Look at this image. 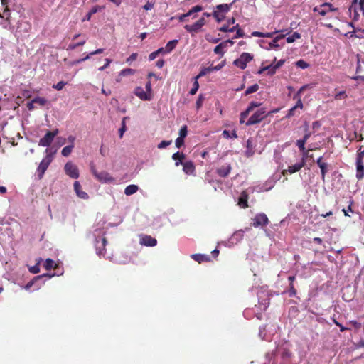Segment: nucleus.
Returning a JSON list of instances; mask_svg holds the SVG:
<instances>
[{"label":"nucleus","mask_w":364,"mask_h":364,"mask_svg":"<svg viewBox=\"0 0 364 364\" xmlns=\"http://www.w3.org/2000/svg\"><path fill=\"white\" fill-rule=\"evenodd\" d=\"M261 102L252 101L251 102L247 109L240 113V123H245L246 126H252L260 123L262 120L267 118L268 113L264 107H262L255 112L245 122V119L248 117L250 113L254 110L255 108L260 107Z\"/></svg>","instance_id":"obj_1"},{"label":"nucleus","mask_w":364,"mask_h":364,"mask_svg":"<svg viewBox=\"0 0 364 364\" xmlns=\"http://www.w3.org/2000/svg\"><path fill=\"white\" fill-rule=\"evenodd\" d=\"M234 2L235 1L230 4H221L215 6V10L212 13V16L217 22L220 23L225 20L226 14L230 11Z\"/></svg>","instance_id":"obj_2"},{"label":"nucleus","mask_w":364,"mask_h":364,"mask_svg":"<svg viewBox=\"0 0 364 364\" xmlns=\"http://www.w3.org/2000/svg\"><path fill=\"white\" fill-rule=\"evenodd\" d=\"M53 159V155L51 154H47L45 158L41 161L38 167L37 168V174L38 178L41 180L43 178L45 172L47 168L50 166V163Z\"/></svg>","instance_id":"obj_3"},{"label":"nucleus","mask_w":364,"mask_h":364,"mask_svg":"<svg viewBox=\"0 0 364 364\" xmlns=\"http://www.w3.org/2000/svg\"><path fill=\"white\" fill-rule=\"evenodd\" d=\"M253 59V55L248 53H242L240 58L235 60L233 64L240 68L242 70H244L247 67V64L250 62Z\"/></svg>","instance_id":"obj_4"},{"label":"nucleus","mask_w":364,"mask_h":364,"mask_svg":"<svg viewBox=\"0 0 364 364\" xmlns=\"http://www.w3.org/2000/svg\"><path fill=\"white\" fill-rule=\"evenodd\" d=\"M58 133V129H55L52 132L48 131L46 135L39 140L38 145L45 147L49 146Z\"/></svg>","instance_id":"obj_5"},{"label":"nucleus","mask_w":364,"mask_h":364,"mask_svg":"<svg viewBox=\"0 0 364 364\" xmlns=\"http://www.w3.org/2000/svg\"><path fill=\"white\" fill-rule=\"evenodd\" d=\"M64 170L69 177L77 179L79 178V170L76 165L73 164L71 161H68L64 166Z\"/></svg>","instance_id":"obj_6"},{"label":"nucleus","mask_w":364,"mask_h":364,"mask_svg":"<svg viewBox=\"0 0 364 364\" xmlns=\"http://www.w3.org/2000/svg\"><path fill=\"white\" fill-rule=\"evenodd\" d=\"M92 173L95 178L102 183H112L114 182V179L110 174L105 171L97 172L94 168H92Z\"/></svg>","instance_id":"obj_7"},{"label":"nucleus","mask_w":364,"mask_h":364,"mask_svg":"<svg viewBox=\"0 0 364 364\" xmlns=\"http://www.w3.org/2000/svg\"><path fill=\"white\" fill-rule=\"evenodd\" d=\"M269 223V219L266 214L264 213H259L257 214L253 218V222L252 225L255 228H257L259 226H265Z\"/></svg>","instance_id":"obj_8"},{"label":"nucleus","mask_w":364,"mask_h":364,"mask_svg":"<svg viewBox=\"0 0 364 364\" xmlns=\"http://www.w3.org/2000/svg\"><path fill=\"white\" fill-rule=\"evenodd\" d=\"M205 18L202 17L192 25H186L184 28L188 32H197L205 25Z\"/></svg>","instance_id":"obj_9"},{"label":"nucleus","mask_w":364,"mask_h":364,"mask_svg":"<svg viewBox=\"0 0 364 364\" xmlns=\"http://www.w3.org/2000/svg\"><path fill=\"white\" fill-rule=\"evenodd\" d=\"M305 166L304 160H301L300 162L295 164L294 165L289 166L287 169L283 170L282 174L285 176L287 173L293 174L296 172L299 171Z\"/></svg>","instance_id":"obj_10"},{"label":"nucleus","mask_w":364,"mask_h":364,"mask_svg":"<svg viewBox=\"0 0 364 364\" xmlns=\"http://www.w3.org/2000/svg\"><path fill=\"white\" fill-rule=\"evenodd\" d=\"M134 93L136 96H137L141 100H151L153 97V95L148 93L146 91H144L143 87L138 86L135 88Z\"/></svg>","instance_id":"obj_11"},{"label":"nucleus","mask_w":364,"mask_h":364,"mask_svg":"<svg viewBox=\"0 0 364 364\" xmlns=\"http://www.w3.org/2000/svg\"><path fill=\"white\" fill-rule=\"evenodd\" d=\"M323 156H320L316 160V164L321 169V179L325 182L326 175L328 171L329 165L323 161Z\"/></svg>","instance_id":"obj_12"},{"label":"nucleus","mask_w":364,"mask_h":364,"mask_svg":"<svg viewBox=\"0 0 364 364\" xmlns=\"http://www.w3.org/2000/svg\"><path fill=\"white\" fill-rule=\"evenodd\" d=\"M183 171L187 175H196V166L193 161H188L183 164Z\"/></svg>","instance_id":"obj_13"},{"label":"nucleus","mask_w":364,"mask_h":364,"mask_svg":"<svg viewBox=\"0 0 364 364\" xmlns=\"http://www.w3.org/2000/svg\"><path fill=\"white\" fill-rule=\"evenodd\" d=\"M232 170V166L230 164L224 165L220 166V168H217L216 173L217 174L222 177V178H226L230 173Z\"/></svg>","instance_id":"obj_14"},{"label":"nucleus","mask_w":364,"mask_h":364,"mask_svg":"<svg viewBox=\"0 0 364 364\" xmlns=\"http://www.w3.org/2000/svg\"><path fill=\"white\" fill-rule=\"evenodd\" d=\"M74 190L77 196L82 199H87L88 194L82 190L80 183L78 181H75L73 184Z\"/></svg>","instance_id":"obj_15"},{"label":"nucleus","mask_w":364,"mask_h":364,"mask_svg":"<svg viewBox=\"0 0 364 364\" xmlns=\"http://www.w3.org/2000/svg\"><path fill=\"white\" fill-rule=\"evenodd\" d=\"M141 243L145 246L154 247L156 245L157 240L150 235H145L141 239Z\"/></svg>","instance_id":"obj_16"},{"label":"nucleus","mask_w":364,"mask_h":364,"mask_svg":"<svg viewBox=\"0 0 364 364\" xmlns=\"http://www.w3.org/2000/svg\"><path fill=\"white\" fill-rule=\"evenodd\" d=\"M248 193L244 191L241 193L240 196L238 199V205L242 208H246L248 207Z\"/></svg>","instance_id":"obj_17"},{"label":"nucleus","mask_w":364,"mask_h":364,"mask_svg":"<svg viewBox=\"0 0 364 364\" xmlns=\"http://www.w3.org/2000/svg\"><path fill=\"white\" fill-rule=\"evenodd\" d=\"M356 174L358 181H361L364 178V165L363 162H355Z\"/></svg>","instance_id":"obj_18"},{"label":"nucleus","mask_w":364,"mask_h":364,"mask_svg":"<svg viewBox=\"0 0 364 364\" xmlns=\"http://www.w3.org/2000/svg\"><path fill=\"white\" fill-rule=\"evenodd\" d=\"M99 240L96 239L95 240V246H96V250L97 253L99 255H105V246L107 243V239L105 237H102L101 240V246H98Z\"/></svg>","instance_id":"obj_19"},{"label":"nucleus","mask_w":364,"mask_h":364,"mask_svg":"<svg viewBox=\"0 0 364 364\" xmlns=\"http://www.w3.org/2000/svg\"><path fill=\"white\" fill-rule=\"evenodd\" d=\"M185 154L182 152L177 151L174 153L172 155V159L173 160L175 161V166H178L181 164L183 165V164L184 163L183 162V161L185 159Z\"/></svg>","instance_id":"obj_20"},{"label":"nucleus","mask_w":364,"mask_h":364,"mask_svg":"<svg viewBox=\"0 0 364 364\" xmlns=\"http://www.w3.org/2000/svg\"><path fill=\"white\" fill-rule=\"evenodd\" d=\"M191 257L198 263L207 262L210 261L209 255L203 254H194L191 255Z\"/></svg>","instance_id":"obj_21"},{"label":"nucleus","mask_w":364,"mask_h":364,"mask_svg":"<svg viewBox=\"0 0 364 364\" xmlns=\"http://www.w3.org/2000/svg\"><path fill=\"white\" fill-rule=\"evenodd\" d=\"M53 275H51V274H43L42 275H38V276H36L31 281H30L29 282H28L26 284V285L25 286V289H29L34 284L35 282L39 280L40 279L44 277H48L49 278H51Z\"/></svg>","instance_id":"obj_22"},{"label":"nucleus","mask_w":364,"mask_h":364,"mask_svg":"<svg viewBox=\"0 0 364 364\" xmlns=\"http://www.w3.org/2000/svg\"><path fill=\"white\" fill-rule=\"evenodd\" d=\"M357 6H358L357 0H354L352 5L349 7V9H348L350 13H352L353 11V13H354L353 20L354 21H357L359 17V13H358L359 9H358Z\"/></svg>","instance_id":"obj_23"},{"label":"nucleus","mask_w":364,"mask_h":364,"mask_svg":"<svg viewBox=\"0 0 364 364\" xmlns=\"http://www.w3.org/2000/svg\"><path fill=\"white\" fill-rule=\"evenodd\" d=\"M266 70L267 71V74L268 75H274L276 73L277 69L274 68L273 64H271V65H269L268 66H265V67L261 68L258 71V73L259 74H262V73H263Z\"/></svg>","instance_id":"obj_24"},{"label":"nucleus","mask_w":364,"mask_h":364,"mask_svg":"<svg viewBox=\"0 0 364 364\" xmlns=\"http://www.w3.org/2000/svg\"><path fill=\"white\" fill-rule=\"evenodd\" d=\"M139 189L138 186L136 185H129L124 189V193L127 196H131L135 193Z\"/></svg>","instance_id":"obj_25"},{"label":"nucleus","mask_w":364,"mask_h":364,"mask_svg":"<svg viewBox=\"0 0 364 364\" xmlns=\"http://www.w3.org/2000/svg\"><path fill=\"white\" fill-rule=\"evenodd\" d=\"M178 43V40H172L168 41L165 47L166 53H171L176 48Z\"/></svg>","instance_id":"obj_26"},{"label":"nucleus","mask_w":364,"mask_h":364,"mask_svg":"<svg viewBox=\"0 0 364 364\" xmlns=\"http://www.w3.org/2000/svg\"><path fill=\"white\" fill-rule=\"evenodd\" d=\"M57 266L58 265L55 263V262L50 258L46 259V260L45 261V263L43 264V267L46 270H50L52 269H55L57 267Z\"/></svg>","instance_id":"obj_27"},{"label":"nucleus","mask_w":364,"mask_h":364,"mask_svg":"<svg viewBox=\"0 0 364 364\" xmlns=\"http://www.w3.org/2000/svg\"><path fill=\"white\" fill-rule=\"evenodd\" d=\"M224 48H225V43H220L219 45L216 46L214 48V53L215 54L220 55L221 57L223 56L225 51L224 50Z\"/></svg>","instance_id":"obj_28"},{"label":"nucleus","mask_w":364,"mask_h":364,"mask_svg":"<svg viewBox=\"0 0 364 364\" xmlns=\"http://www.w3.org/2000/svg\"><path fill=\"white\" fill-rule=\"evenodd\" d=\"M1 5L4 6V14L6 16V21L9 23L10 11L8 8L9 0H1Z\"/></svg>","instance_id":"obj_29"},{"label":"nucleus","mask_w":364,"mask_h":364,"mask_svg":"<svg viewBox=\"0 0 364 364\" xmlns=\"http://www.w3.org/2000/svg\"><path fill=\"white\" fill-rule=\"evenodd\" d=\"M304 87H302L294 97V99H296V97L298 98L296 104L294 105L296 109L299 108L301 109L303 108V103L301 102V97H299V94L302 90H304Z\"/></svg>","instance_id":"obj_30"},{"label":"nucleus","mask_w":364,"mask_h":364,"mask_svg":"<svg viewBox=\"0 0 364 364\" xmlns=\"http://www.w3.org/2000/svg\"><path fill=\"white\" fill-rule=\"evenodd\" d=\"M73 148L74 145L73 144L65 146L61 151L62 155L65 157L68 156L73 151Z\"/></svg>","instance_id":"obj_31"},{"label":"nucleus","mask_w":364,"mask_h":364,"mask_svg":"<svg viewBox=\"0 0 364 364\" xmlns=\"http://www.w3.org/2000/svg\"><path fill=\"white\" fill-rule=\"evenodd\" d=\"M213 71V68L212 67H208V68H203L199 74L195 77L196 80L199 79L200 77H203V76H205V75H207L208 73H210Z\"/></svg>","instance_id":"obj_32"},{"label":"nucleus","mask_w":364,"mask_h":364,"mask_svg":"<svg viewBox=\"0 0 364 364\" xmlns=\"http://www.w3.org/2000/svg\"><path fill=\"white\" fill-rule=\"evenodd\" d=\"M364 158V149H363V146H360L357 152L356 161L355 162H363Z\"/></svg>","instance_id":"obj_33"},{"label":"nucleus","mask_w":364,"mask_h":364,"mask_svg":"<svg viewBox=\"0 0 364 364\" xmlns=\"http://www.w3.org/2000/svg\"><path fill=\"white\" fill-rule=\"evenodd\" d=\"M259 85L257 84H254L250 86L245 92V95H248L250 94L256 92L259 90Z\"/></svg>","instance_id":"obj_34"},{"label":"nucleus","mask_w":364,"mask_h":364,"mask_svg":"<svg viewBox=\"0 0 364 364\" xmlns=\"http://www.w3.org/2000/svg\"><path fill=\"white\" fill-rule=\"evenodd\" d=\"M223 136L226 138H237V134L235 130H233L231 133L228 130H224L223 132Z\"/></svg>","instance_id":"obj_35"},{"label":"nucleus","mask_w":364,"mask_h":364,"mask_svg":"<svg viewBox=\"0 0 364 364\" xmlns=\"http://www.w3.org/2000/svg\"><path fill=\"white\" fill-rule=\"evenodd\" d=\"M301 38V34L298 32H294L291 36L287 38V42L288 43H291L295 41L296 39H299Z\"/></svg>","instance_id":"obj_36"},{"label":"nucleus","mask_w":364,"mask_h":364,"mask_svg":"<svg viewBox=\"0 0 364 364\" xmlns=\"http://www.w3.org/2000/svg\"><path fill=\"white\" fill-rule=\"evenodd\" d=\"M135 70L132 68H125L121 70L119 73L120 76H127V75H132L135 73Z\"/></svg>","instance_id":"obj_37"},{"label":"nucleus","mask_w":364,"mask_h":364,"mask_svg":"<svg viewBox=\"0 0 364 364\" xmlns=\"http://www.w3.org/2000/svg\"><path fill=\"white\" fill-rule=\"evenodd\" d=\"M85 43H86V41L83 40V41H80V42L76 43H70V44L68 45V50H75L78 46H82L85 45Z\"/></svg>","instance_id":"obj_38"},{"label":"nucleus","mask_w":364,"mask_h":364,"mask_svg":"<svg viewBox=\"0 0 364 364\" xmlns=\"http://www.w3.org/2000/svg\"><path fill=\"white\" fill-rule=\"evenodd\" d=\"M33 102L37 103L41 106H44L47 103V100L43 97H36L34 99H33Z\"/></svg>","instance_id":"obj_39"},{"label":"nucleus","mask_w":364,"mask_h":364,"mask_svg":"<svg viewBox=\"0 0 364 364\" xmlns=\"http://www.w3.org/2000/svg\"><path fill=\"white\" fill-rule=\"evenodd\" d=\"M198 88H199V83L198 82V80H196L195 78V81L193 82V87L189 91L190 95H194L197 92Z\"/></svg>","instance_id":"obj_40"},{"label":"nucleus","mask_w":364,"mask_h":364,"mask_svg":"<svg viewBox=\"0 0 364 364\" xmlns=\"http://www.w3.org/2000/svg\"><path fill=\"white\" fill-rule=\"evenodd\" d=\"M204 100L205 97L202 94H200L196 102L197 109H199L202 107Z\"/></svg>","instance_id":"obj_41"},{"label":"nucleus","mask_w":364,"mask_h":364,"mask_svg":"<svg viewBox=\"0 0 364 364\" xmlns=\"http://www.w3.org/2000/svg\"><path fill=\"white\" fill-rule=\"evenodd\" d=\"M296 65L298 67V68H300L301 69H306L307 68H309V64L307 63L306 61H304V60H299L298 61L296 62Z\"/></svg>","instance_id":"obj_42"},{"label":"nucleus","mask_w":364,"mask_h":364,"mask_svg":"<svg viewBox=\"0 0 364 364\" xmlns=\"http://www.w3.org/2000/svg\"><path fill=\"white\" fill-rule=\"evenodd\" d=\"M306 142L303 140V139H299L296 141V145L298 146V148L299 149V150L301 151H305V144Z\"/></svg>","instance_id":"obj_43"},{"label":"nucleus","mask_w":364,"mask_h":364,"mask_svg":"<svg viewBox=\"0 0 364 364\" xmlns=\"http://www.w3.org/2000/svg\"><path fill=\"white\" fill-rule=\"evenodd\" d=\"M335 99L337 100L345 99L347 97V95L346 93V91L342 90L335 94L334 96Z\"/></svg>","instance_id":"obj_44"},{"label":"nucleus","mask_w":364,"mask_h":364,"mask_svg":"<svg viewBox=\"0 0 364 364\" xmlns=\"http://www.w3.org/2000/svg\"><path fill=\"white\" fill-rule=\"evenodd\" d=\"M172 143V141L171 140H169V141H166V140H164V141H161L157 146L158 149H164L166 148V146H169Z\"/></svg>","instance_id":"obj_45"},{"label":"nucleus","mask_w":364,"mask_h":364,"mask_svg":"<svg viewBox=\"0 0 364 364\" xmlns=\"http://www.w3.org/2000/svg\"><path fill=\"white\" fill-rule=\"evenodd\" d=\"M321 7H328V11H338V8H335L331 3L325 2L321 5Z\"/></svg>","instance_id":"obj_46"},{"label":"nucleus","mask_w":364,"mask_h":364,"mask_svg":"<svg viewBox=\"0 0 364 364\" xmlns=\"http://www.w3.org/2000/svg\"><path fill=\"white\" fill-rule=\"evenodd\" d=\"M188 130L186 125L183 126L179 131V137L185 138L187 135Z\"/></svg>","instance_id":"obj_47"},{"label":"nucleus","mask_w":364,"mask_h":364,"mask_svg":"<svg viewBox=\"0 0 364 364\" xmlns=\"http://www.w3.org/2000/svg\"><path fill=\"white\" fill-rule=\"evenodd\" d=\"M324 8L325 7H321V6H320V8L315 7V8H314V11H317L321 16H325L328 12V11L325 9Z\"/></svg>","instance_id":"obj_48"},{"label":"nucleus","mask_w":364,"mask_h":364,"mask_svg":"<svg viewBox=\"0 0 364 364\" xmlns=\"http://www.w3.org/2000/svg\"><path fill=\"white\" fill-rule=\"evenodd\" d=\"M304 131H305V134L302 139L306 142L307 140L310 138V136L311 135V133L309 131L308 125H306V127L304 128Z\"/></svg>","instance_id":"obj_49"},{"label":"nucleus","mask_w":364,"mask_h":364,"mask_svg":"<svg viewBox=\"0 0 364 364\" xmlns=\"http://www.w3.org/2000/svg\"><path fill=\"white\" fill-rule=\"evenodd\" d=\"M66 85V82L63 81H60L55 85H53V87L56 89L57 90H61L64 87V86Z\"/></svg>","instance_id":"obj_50"},{"label":"nucleus","mask_w":364,"mask_h":364,"mask_svg":"<svg viewBox=\"0 0 364 364\" xmlns=\"http://www.w3.org/2000/svg\"><path fill=\"white\" fill-rule=\"evenodd\" d=\"M29 271L30 272L33 273V274H37L40 272V267H39V264L37 263L36 264H35L34 266L31 267L29 268Z\"/></svg>","instance_id":"obj_51"},{"label":"nucleus","mask_w":364,"mask_h":364,"mask_svg":"<svg viewBox=\"0 0 364 364\" xmlns=\"http://www.w3.org/2000/svg\"><path fill=\"white\" fill-rule=\"evenodd\" d=\"M280 47V46L275 42V41H272L269 43V47L267 48V49H278Z\"/></svg>","instance_id":"obj_52"},{"label":"nucleus","mask_w":364,"mask_h":364,"mask_svg":"<svg viewBox=\"0 0 364 364\" xmlns=\"http://www.w3.org/2000/svg\"><path fill=\"white\" fill-rule=\"evenodd\" d=\"M175 144L177 148L181 147L184 144V139L178 136L176 139Z\"/></svg>","instance_id":"obj_53"},{"label":"nucleus","mask_w":364,"mask_h":364,"mask_svg":"<svg viewBox=\"0 0 364 364\" xmlns=\"http://www.w3.org/2000/svg\"><path fill=\"white\" fill-rule=\"evenodd\" d=\"M296 110H297V109L294 106L293 107H291V108L289 110V112H288V113H287V114L286 117H287V118H290V117H294V115H296Z\"/></svg>","instance_id":"obj_54"},{"label":"nucleus","mask_w":364,"mask_h":364,"mask_svg":"<svg viewBox=\"0 0 364 364\" xmlns=\"http://www.w3.org/2000/svg\"><path fill=\"white\" fill-rule=\"evenodd\" d=\"M289 296H294L296 294V290L294 286V284H289Z\"/></svg>","instance_id":"obj_55"},{"label":"nucleus","mask_w":364,"mask_h":364,"mask_svg":"<svg viewBox=\"0 0 364 364\" xmlns=\"http://www.w3.org/2000/svg\"><path fill=\"white\" fill-rule=\"evenodd\" d=\"M125 131H126V125H125L124 119L123 121H122V126L119 129V137L120 138L123 137V135H124V133L125 132Z\"/></svg>","instance_id":"obj_56"},{"label":"nucleus","mask_w":364,"mask_h":364,"mask_svg":"<svg viewBox=\"0 0 364 364\" xmlns=\"http://www.w3.org/2000/svg\"><path fill=\"white\" fill-rule=\"evenodd\" d=\"M112 63V60L109 59V58H106L105 59V63L104 64L103 66L99 68V70L100 71H102L104 70L105 69H106L107 67H109V65H110V63Z\"/></svg>","instance_id":"obj_57"},{"label":"nucleus","mask_w":364,"mask_h":364,"mask_svg":"<svg viewBox=\"0 0 364 364\" xmlns=\"http://www.w3.org/2000/svg\"><path fill=\"white\" fill-rule=\"evenodd\" d=\"M138 54L136 53H132L129 58H127L126 62L129 63L135 60H136Z\"/></svg>","instance_id":"obj_58"},{"label":"nucleus","mask_w":364,"mask_h":364,"mask_svg":"<svg viewBox=\"0 0 364 364\" xmlns=\"http://www.w3.org/2000/svg\"><path fill=\"white\" fill-rule=\"evenodd\" d=\"M154 3L152 2V1H147L146 4L143 6V8L148 11V10H151V9L154 8Z\"/></svg>","instance_id":"obj_59"},{"label":"nucleus","mask_w":364,"mask_h":364,"mask_svg":"<svg viewBox=\"0 0 364 364\" xmlns=\"http://www.w3.org/2000/svg\"><path fill=\"white\" fill-rule=\"evenodd\" d=\"M349 323H350L351 325H353V326L355 329H357V330H358V329H360V328H361V323H359V322H358V321H353H353H349Z\"/></svg>","instance_id":"obj_60"},{"label":"nucleus","mask_w":364,"mask_h":364,"mask_svg":"<svg viewBox=\"0 0 364 364\" xmlns=\"http://www.w3.org/2000/svg\"><path fill=\"white\" fill-rule=\"evenodd\" d=\"M244 36H245V32L243 31V30L242 28H240V29H237V31H236V35L234 37V38H242Z\"/></svg>","instance_id":"obj_61"},{"label":"nucleus","mask_w":364,"mask_h":364,"mask_svg":"<svg viewBox=\"0 0 364 364\" xmlns=\"http://www.w3.org/2000/svg\"><path fill=\"white\" fill-rule=\"evenodd\" d=\"M145 88L146 90V92L148 93H150L151 95H153V92H152V89H151V82L150 80H149L146 85H145Z\"/></svg>","instance_id":"obj_62"},{"label":"nucleus","mask_w":364,"mask_h":364,"mask_svg":"<svg viewBox=\"0 0 364 364\" xmlns=\"http://www.w3.org/2000/svg\"><path fill=\"white\" fill-rule=\"evenodd\" d=\"M101 9H102V7H100L99 6H95L94 7H92L91 9V10L89 11V13H90L91 15L92 16L93 14H96L98 11H100Z\"/></svg>","instance_id":"obj_63"},{"label":"nucleus","mask_w":364,"mask_h":364,"mask_svg":"<svg viewBox=\"0 0 364 364\" xmlns=\"http://www.w3.org/2000/svg\"><path fill=\"white\" fill-rule=\"evenodd\" d=\"M359 11H362L364 14V0H360L359 4H358Z\"/></svg>","instance_id":"obj_64"}]
</instances>
